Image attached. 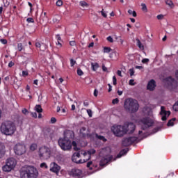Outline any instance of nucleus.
<instances>
[{"instance_id":"6ab92c4d","label":"nucleus","mask_w":178,"mask_h":178,"mask_svg":"<svg viewBox=\"0 0 178 178\" xmlns=\"http://www.w3.org/2000/svg\"><path fill=\"white\" fill-rule=\"evenodd\" d=\"M6 154V150L5 149V146L2 144H0V158H3Z\"/></svg>"},{"instance_id":"de8ad7c7","label":"nucleus","mask_w":178,"mask_h":178,"mask_svg":"<svg viewBox=\"0 0 178 178\" xmlns=\"http://www.w3.org/2000/svg\"><path fill=\"white\" fill-rule=\"evenodd\" d=\"M107 41H108V42H113V38H112V36H108L107 38Z\"/></svg>"},{"instance_id":"bb28decb","label":"nucleus","mask_w":178,"mask_h":178,"mask_svg":"<svg viewBox=\"0 0 178 178\" xmlns=\"http://www.w3.org/2000/svg\"><path fill=\"white\" fill-rule=\"evenodd\" d=\"M126 154H127V151L123 149L117 155V158H122V156H123V155H126Z\"/></svg>"},{"instance_id":"680f3d73","label":"nucleus","mask_w":178,"mask_h":178,"mask_svg":"<svg viewBox=\"0 0 178 178\" xmlns=\"http://www.w3.org/2000/svg\"><path fill=\"white\" fill-rule=\"evenodd\" d=\"M32 118H35V119H37V113H31Z\"/></svg>"},{"instance_id":"c85d7f7f","label":"nucleus","mask_w":178,"mask_h":178,"mask_svg":"<svg viewBox=\"0 0 178 178\" xmlns=\"http://www.w3.org/2000/svg\"><path fill=\"white\" fill-rule=\"evenodd\" d=\"M176 121V118H172L170 120L167 124V126H174L175 123L173 122Z\"/></svg>"},{"instance_id":"1a4fd4ad","label":"nucleus","mask_w":178,"mask_h":178,"mask_svg":"<svg viewBox=\"0 0 178 178\" xmlns=\"http://www.w3.org/2000/svg\"><path fill=\"white\" fill-rule=\"evenodd\" d=\"M134 143H138V138L135 136L124 138L122 140V145L124 147H129V145H131Z\"/></svg>"},{"instance_id":"6e6d98bb","label":"nucleus","mask_w":178,"mask_h":178,"mask_svg":"<svg viewBox=\"0 0 178 178\" xmlns=\"http://www.w3.org/2000/svg\"><path fill=\"white\" fill-rule=\"evenodd\" d=\"M0 41L2 44H7L8 43V40H6V39H1Z\"/></svg>"},{"instance_id":"79ce46f5","label":"nucleus","mask_w":178,"mask_h":178,"mask_svg":"<svg viewBox=\"0 0 178 178\" xmlns=\"http://www.w3.org/2000/svg\"><path fill=\"white\" fill-rule=\"evenodd\" d=\"M113 86H116V84H118L116 76H113Z\"/></svg>"},{"instance_id":"b1692460","label":"nucleus","mask_w":178,"mask_h":178,"mask_svg":"<svg viewBox=\"0 0 178 178\" xmlns=\"http://www.w3.org/2000/svg\"><path fill=\"white\" fill-rule=\"evenodd\" d=\"M38 147V145L36 143H32L30 145L29 149L33 152L35 151V149H37Z\"/></svg>"},{"instance_id":"cd10ccee","label":"nucleus","mask_w":178,"mask_h":178,"mask_svg":"<svg viewBox=\"0 0 178 178\" xmlns=\"http://www.w3.org/2000/svg\"><path fill=\"white\" fill-rule=\"evenodd\" d=\"M166 5H168V6H170V8H175V4L173 3V1H172L171 0H167L165 1Z\"/></svg>"},{"instance_id":"7ed1b4c3","label":"nucleus","mask_w":178,"mask_h":178,"mask_svg":"<svg viewBox=\"0 0 178 178\" xmlns=\"http://www.w3.org/2000/svg\"><path fill=\"white\" fill-rule=\"evenodd\" d=\"M0 130L5 136H13L16 131V125L12 121H6L1 124Z\"/></svg>"},{"instance_id":"4468645a","label":"nucleus","mask_w":178,"mask_h":178,"mask_svg":"<svg viewBox=\"0 0 178 178\" xmlns=\"http://www.w3.org/2000/svg\"><path fill=\"white\" fill-rule=\"evenodd\" d=\"M111 161H112V156L109 154L106 155L102 159L99 165L100 166H105V165H106V163H108V162H111Z\"/></svg>"},{"instance_id":"a19ab883","label":"nucleus","mask_w":178,"mask_h":178,"mask_svg":"<svg viewBox=\"0 0 178 178\" xmlns=\"http://www.w3.org/2000/svg\"><path fill=\"white\" fill-rule=\"evenodd\" d=\"M129 84V86H136V82H134V79H130Z\"/></svg>"},{"instance_id":"f03ea898","label":"nucleus","mask_w":178,"mask_h":178,"mask_svg":"<svg viewBox=\"0 0 178 178\" xmlns=\"http://www.w3.org/2000/svg\"><path fill=\"white\" fill-rule=\"evenodd\" d=\"M20 176L22 178H37L38 170L33 166L26 165L21 168Z\"/></svg>"},{"instance_id":"58836bf2","label":"nucleus","mask_w":178,"mask_h":178,"mask_svg":"<svg viewBox=\"0 0 178 178\" xmlns=\"http://www.w3.org/2000/svg\"><path fill=\"white\" fill-rule=\"evenodd\" d=\"M87 113H88L89 118H92V111H91V109H88Z\"/></svg>"},{"instance_id":"c03bdc74","label":"nucleus","mask_w":178,"mask_h":178,"mask_svg":"<svg viewBox=\"0 0 178 178\" xmlns=\"http://www.w3.org/2000/svg\"><path fill=\"white\" fill-rule=\"evenodd\" d=\"M156 17H157L158 20H162L163 19V17H165V16L161 14V15H157Z\"/></svg>"},{"instance_id":"2f4dec72","label":"nucleus","mask_w":178,"mask_h":178,"mask_svg":"<svg viewBox=\"0 0 178 178\" xmlns=\"http://www.w3.org/2000/svg\"><path fill=\"white\" fill-rule=\"evenodd\" d=\"M72 146L74 147V151H79V148L77 147V143H76V141L72 142Z\"/></svg>"},{"instance_id":"e2e57ef3","label":"nucleus","mask_w":178,"mask_h":178,"mask_svg":"<svg viewBox=\"0 0 178 178\" xmlns=\"http://www.w3.org/2000/svg\"><path fill=\"white\" fill-rule=\"evenodd\" d=\"M94 95H95V97H98V91L97 90H95Z\"/></svg>"},{"instance_id":"bf43d9fd","label":"nucleus","mask_w":178,"mask_h":178,"mask_svg":"<svg viewBox=\"0 0 178 178\" xmlns=\"http://www.w3.org/2000/svg\"><path fill=\"white\" fill-rule=\"evenodd\" d=\"M117 74L118 76H120V77H123V76L122 75V71L120 70H118Z\"/></svg>"},{"instance_id":"864d4df0","label":"nucleus","mask_w":178,"mask_h":178,"mask_svg":"<svg viewBox=\"0 0 178 178\" xmlns=\"http://www.w3.org/2000/svg\"><path fill=\"white\" fill-rule=\"evenodd\" d=\"M22 113H24V115H26L27 113H29V111H27V109L24 108L22 111Z\"/></svg>"},{"instance_id":"4d7b16f0","label":"nucleus","mask_w":178,"mask_h":178,"mask_svg":"<svg viewBox=\"0 0 178 178\" xmlns=\"http://www.w3.org/2000/svg\"><path fill=\"white\" fill-rule=\"evenodd\" d=\"M101 14L103 16V17H106V13H105V12H104V9H102V10L101 11Z\"/></svg>"},{"instance_id":"603ef678","label":"nucleus","mask_w":178,"mask_h":178,"mask_svg":"<svg viewBox=\"0 0 178 178\" xmlns=\"http://www.w3.org/2000/svg\"><path fill=\"white\" fill-rule=\"evenodd\" d=\"M81 154L83 155V159H87V156H86V154H88L87 152H81Z\"/></svg>"},{"instance_id":"f3484780","label":"nucleus","mask_w":178,"mask_h":178,"mask_svg":"<svg viewBox=\"0 0 178 178\" xmlns=\"http://www.w3.org/2000/svg\"><path fill=\"white\" fill-rule=\"evenodd\" d=\"M86 152L88 154H86V153L85 154V156H87V158L85 159L86 162H87L88 161H90V159H91V155H94V154H95V149H91Z\"/></svg>"},{"instance_id":"423d86ee","label":"nucleus","mask_w":178,"mask_h":178,"mask_svg":"<svg viewBox=\"0 0 178 178\" xmlns=\"http://www.w3.org/2000/svg\"><path fill=\"white\" fill-rule=\"evenodd\" d=\"M38 154L40 159L44 161L49 159L51 158V149L46 146H42L39 148Z\"/></svg>"},{"instance_id":"ddd939ff","label":"nucleus","mask_w":178,"mask_h":178,"mask_svg":"<svg viewBox=\"0 0 178 178\" xmlns=\"http://www.w3.org/2000/svg\"><path fill=\"white\" fill-rule=\"evenodd\" d=\"M160 115L162 116L161 117V120L165 121L166 120V116H170V111H166L165 110V106H162L161 107V112H160Z\"/></svg>"},{"instance_id":"412c9836","label":"nucleus","mask_w":178,"mask_h":178,"mask_svg":"<svg viewBox=\"0 0 178 178\" xmlns=\"http://www.w3.org/2000/svg\"><path fill=\"white\" fill-rule=\"evenodd\" d=\"M87 168H88L90 170H94V169L97 168V165H94V164H92V161H89L87 163Z\"/></svg>"},{"instance_id":"a18cd8bd","label":"nucleus","mask_w":178,"mask_h":178,"mask_svg":"<svg viewBox=\"0 0 178 178\" xmlns=\"http://www.w3.org/2000/svg\"><path fill=\"white\" fill-rule=\"evenodd\" d=\"M129 74H130L131 76H134V69L131 68V69L129 70Z\"/></svg>"},{"instance_id":"c9c22d12","label":"nucleus","mask_w":178,"mask_h":178,"mask_svg":"<svg viewBox=\"0 0 178 178\" xmlns=\"http://www.w3.org/2000/svg\"><path fill=\"white\" fill-rule=\"evenodd\" d=\"M86 127H82L81 129H80V133L81 134H82V136L84 137V136H86V133H84V131H86Z\"/></svg>"},{"instance_id":"473e14b6","label":"nucleus","mask_w":178,"mask_h":178,"mask_svg":"<svg viewBox=\"0 0 178 178\" xmlns=\"http://www.w3.org/2000/svg\"><path fill=\"white\" fill-rule=\"evenodd\" d=\"M111 51H112V49H111V47H104V52L106 54H109Z\"/></svg>"},{"instance_id":"c756f323","label":"nucleus","mask_w":178,"mask_h":178,"mask_svg":"<svg viewBox=\"0 0 178 178\" xmlns=\"http://www.w3.org/2000/svg\"><path fill=\"white\" fill-rule=\"evenodd\" d=\"M141 6H142V10L143 12H145V13L148 12V9L147 8V5H145V3H142Z\"/></svg>"},{"instance_id":"69168bd1","label":"nucleus","mask_w":178,"mask_h":178,"mask_svg":"<svg viewBox=\"0 0 178 178\" xmlns=\"http://www.w3.org/2000/svg\"><path fill=\"white\" fill-rule=\"evenodd\" d=\"M83 105H84V106H88V105H90V104L88 103V102H84Z\"/></svg>"},{"instance_id":"e433bc0d","label":"nucleus","mask_w":178,"mask_h":178,"mask_svg":"<svg viewBox=\"0 0 178 178\" xmlns=\"http://www.w3.org/2000/svg\"><path fill=\"white\" fill-rule=\"evenodd\" d=\"M57 6H62L63 5V1L62 0H58L56 3Z\"/></svg>"},{"instance_id":"09e8293b","label":"nucleus","mask_w":178,"mask_h":178,"mask_svg":"<svg viewBox=\"0 0 178 178\" xmlns=\"http://www.w3.org/2000/svg\"><path fill=\"white\" fill-rule=\"evenodd\" d=\"M23 77H26V76H29V72L27 71H22Z\"/></svg>"},{"instance_id":"338daca9","label":"nucleus","mask_w":178,"mask_h":178,"mask_svg":"<svg viewBox=\"0 0 178 178\" xmlns=\"http://www.w3.org/2000/svg\"><path fill=\"white\" fill-rule=\"evenodd\" d=\"M33 84H35V86H38V81L37 79L34 80Z\"/></svg>"},{"instance_id":"9d476101","label":"nucleus","mask_w":178,"mask_h":178,"mask_svg":"<svg viewBox=\"0 0 178 178\" xmlns=\"http://www.w3.org/2000/svg\"><path fill=\"white\" fill-rule=\"evenodd\" d=\"M69 175L70 176H72V177H74V178H81L83 177V170L79 168H73L69 172Z\"/></svg>"},{"instance_id":"f8f14e48","label":"nucleus","mask_w":178,"mask_h":178,"mask_svg":"<svg viewBox=\"0 0 178 178\" xmlns=\"http://www.w3.org/2000/svg\"><path fill=\"white\" fill-rule=\"evenodd\" d=\"M79 158H80V153L79 152L74 153L72 157V162H74L75 163H85V162H86V159H79Z\"/></svg>"},{"instance_id":"72a5a7b5","label":"nucleus","mask_w":178,"mask_h":178,"mask_svg":"<svg viewBox=\"0 0 178 178\" xmlns=\"http://www.w3.org/2000/svg\"><path fill=\"white\" fill-rule=\"evenodd\" d=\"M77 74H78V76H83V74H84V72H83V70H81V69L78 68L77 69Z\"/></svg>"},{"instance_id":"4c0bfd02","label":"nucleus","mask_w":178,"mask_h":178,"mask_svg":"<svg viewBox=\"0 0 178 178\" xmlns=\"http://www.w3.org/2000/svg\"><path fill=\"white\" fill-rule=\"evenodd\" d=\"M173 109L174 111H175L176 112H177L178 111V102H176L174 105H173Z\"/></svg>"},{"instance_id":"3c124183","label":"nucleus","mask_w":178,"mask_h":178,"mask_svg":"<svg viewBox=\"0 0 178 178\" xmlns=\"http://www.w3.org/2000/svg\"><path fill=\"white\" fill-rule=\"evenodd\" d=\"M70 45L71 47H76V42L75 41H70Z\"/></svg>"},{"instance_id":"9b49d317","label":"nucleus","mask_w":178,"mask_h":178,"mask_svg":"<svg viewBox=\"0 0 178 178\" xmlns=\"http://www.w3.org/2000/svg\"><path fill=\"white\" fill-rule=\"evenodd\" d=\"M16 155H23L26 152V147L21 144H17L14 148Z\"/></svg>"},{"instance_id":"7c9ffc66","label":"nucleus","mask_w":178,"mask_h":178,"mask_svg":"<svg viewBox=\"0 0 178 178\" xmlns=\"http://www.w3.org/2000/svg\"><path fill=\"white\" fill-rule=\"evenodd\" d=\"M17 49L18 51L20 52L22 51H23V44L22 43H18L17 44Z\"/></svg>"},{"instance_id":"393cba45","label":"nucleus","mask_w":178,"mask_h":178,"mask_svg":"<svg viewBox=\"0 0 178 178\" xmlns=\"http://www.w3.org/2000/svg\"><path fill=\"white\" fill-rule=\"evenodd\" d=\"M35 109L38 113H41V112H42V108H41V105L40 104L36 105Z\"/></svg>"},{"instance_id":"5fc2aeb1","label":"nucleus","mask_w":178,"mask_h":178,"mask_svg":"<svg viewBox=\"0 0 178 178\" xmlns=\"http://www.w3.org/2000/svg\"><path fill=\"white\" fill-rule=\"evenodd\" d=\"M102 70L103 72H108V68L105 66V65H102Z\"/></svg>"},{"instance_id":"052dcab7","label":"nucleus","mask_w":178,"mask_h":178,"mask_svg":"<svg viewBox=\"0 0 178 178\" xmlns=\"http://www.w3.org/2000/svg\"><path fill=\"white\" fill-rule=\"evenodd\" d=\"M51 123H56V118H51Z\"/></svg>"},{"instance_id":"aec40b11","label":"nucleus","mask_w":178,"mask_h":178,"mask_svg":"<svg viewBox=\"0 0 178 178\" xmlns=\"http://www.w3.org/2000/svg\"><path fill=\"white\" fill-rule=\"evenodd\" d=\"M44 47H41V43L40 42H35V47L36 48H39L40 51H45V49H47V46H45V44H42Z\"/></svg>"},{"instance_id":"39448f33","label":"nucleus","mask_w":178,"mask_h":178,"mask_svg":"<svg viewBox=\"0 0 178 178\" xmlns=\"http://www.w3.org/2000/svg\"><path fill=\"white\" fill-rule=\"evenodd\" d=\"M16 165H17V161L14 158L7 159L6 165L2 167V170L9 173V172H12L16 168Z\"/></svg>"},{"instance_id":"a878e982","label":"nucleus","mask_w":178,"mask_h":178,"mask_svg":"<svg viewBox=\"0 0 178 178\" xmlns=\"http://www.w3.org/2000/svg\"><path fill=\"white\" fill-rule=\"evenodd\" d=\"M80 6H82V8H88V3L86 2L85 1H81L79 2Z\"/></svg>"},{"instance_id":"5701e85b","label":"nucleus","mask_w":178,"mask_h":178,"mask_svg":"<svg viewBox=\"0 0 178 178\" xmlns=\"http://www.w3.org/2000/svg\"><path fill=\"white\" fill-rule=\"evenodd\" d=\"M91 66H92V70H93V72H96L97 69L99 67V65L97 63H92Z\"/></svg>"},{"instance_id":"0e129e2a","label":"nucleus","mask_w":178,"mask_h":178,"mask_svg":"<svg viewBox=\"0 0 178 178\" xmlns=\"http://www.w3.org/2000/svg\"><path fill=\"white\" fill-rule=\"evenodd\" d=\"M56 38H57L58 41H61L62 40V39L60 38V35H56Z\"/></svg>"},{"instance_id":"f704fd0d","label":"nucleus","mask_w":178,"mask_h":178,"mask_svg":"<svg viewBox=\"0 0 178 178\" xmlns=\"http://www.w3.org/2000/svg\"><path fill=\"white\" fill-rule=\"evenodd\" d=\"M40 168H42V169H48V165H47L46 163H42L40 164Z\"/></svg>"},{"instance_id":"13d9d810","label":"nucleus","mask_w":178,"mask_h":178,"mask_svg":"<svg viewBox=\"0 0 178 178\" xmlns=\"http://www.w3.org/2000/svg\"><path fill=\"white\" fill-rule=\"evenodd\" d=\"M13 66H15V63L11 61L8 63V67H12Z\"/></svg>"},{"instance_id":"f257e3e1","label":"nucleus","mask_w":178,"mask_h":178,"mask_svg":"<svg viewBox=\"0 0 178 178\" xmlns=\"http://www.w3.org/2000/svg\"><path fill=\"white\" fill-rule=\"evenodd\" d=\"M111 130L116 137H122V136H124L127 133H129V134L134 133L136 125L133 123L129 124L127 127L114 125L112 127Z\"/></svg>"},{"instance_id":"8fccbe9b","label":"nucleus","mask_w":178,"mask_h":178,"mask_svg":"<svg viewBox=\"0 0 178 178\" xmlns=\"http://www.w3.org/2000/svg\"><path fill=\"white\" fill-rule=\"evenodd\" d=\"M149 62V59L148 58H144L142 60V63H148Z\"/></svg>"},{"instance_id":"0eeeda50","label":"nucleus","mask_w":178,"mask_h":178,"mask_svg":"<svg viewBox=\"0 0 178 178\" xmlns=\"http://www.w3.org/2000/svg\"><path fill=\"white\" fill-rule=\"evenodd\" d=\"M58 145L63 151H70L72 149V141L70 140L60 138L58 140Z\"/></svg>"},{"instance_id":"dca6fc26","label":"nucleus","mask_w":178,"mask_h":178,"mask_svg":"<svg viewBox=\"0 0 178 178\" xmlns=\"http://www.w3.org/2000/svg\"><path fill=\"white\" fill-rule=\"evenodd\" d=\"M72 138H74V133L73 132V131H66L64 133V138H63V140H69L70 141Z\"/></svg>"},{"instance_id":"37998d69","label":"nucleus","mask_w":178,"mask_h":178,"mask_svg":"<svg viewBox=\"0 0 178 178\" xmlns=\"http://www.w3.org/2000/svg\"><path fill=\"white\" fill-rule=\"evenodd\" d=\"M70 65L72 66V67H73V66H74V65H76V60H74L73 58L70 59Z\"/></svg>"},{"instance_id":"a211bd4d","label":"nucleus","mask_w":178,"mask_h":178,"mask_svg":"<svg viewBox=\"0 0 178 178\" xmlns=\"http://www.w3.org/2000/svg\"><path fill=\"white\" fill-rule=\"evenodd\" d=\"M155 87V81L154 79H152L150 81H149L147 84V90H149V91H154Z\"/></svg>"},{"instance_id":"6e6552de","label":"nucleus","mask_w":178,"mask_h":178,"mask_svg":"<svg viewBox=\"0 0 178 178\" xmlns=\"http://www.w3.org/2000/svg\"><path fill=\"white\" fill-rule=\"evenodd\" d=\"M139 124L142 130H147V129H149V127L154 124V120L149 118H145L140 120Z\"/></svg>"},{"instance_id":"ea45409f","label":"nucleus","mask_w":178,"mask_h":178,"mask_svg":"<svg viewBox=\"0 0 178 178\" xmlns=\"http://www.w3.org/2000/svg\"><path fill=\"white\" fill-rule=\"evenodd\" d=\"M27 23H34V19L33 17H29L26 19Z\"/></svg>"},{"instance_id":"774afa93","label":"nucleus","mask_w":178,"mask_h":178,"mask_svg":"<svg viewBox=\"0 0 178 178\" xmlns=\"http://www.w3.org/2000/svg\"><path fill=\"white\" fill-rule=\"evenodd\" d=\"M175 77L178 79V70L175 72Z\"/></svg>"},{"instance_id":"4be33fe9","label":"nucleus","mask_w":178,"mask_h":178,"mask_svg":"<svg viewBox=\"0 0 178 178\" xmlns=\"http://www.w3.org/2000/svg\"><path fill=\"white\" fill-rule=\"evenodd\" d=\"M136 45L140 48L142 51L144 50V44L141 43V41H140V39L137 38L136 39Z\"/></svg>"},{"instance_id":"49530a36","label":"nucleus","mask_w":178,"mask_h":178,"mask_svg":"<svg viewBox=\"0 0 178 178\" xmlns=\"http://www.w3.org/2000/svg\"><path fill=\"white\" fill-rule=\"evenodd\" d=\"M112 104H119V99L115 98V99H113Z\"/></svg>"},{"instance_id":"2eb2a0df","label":"nucleus","mask_w":178,"mask_h":178,"mask_svg":"<svg viewBox=\"0 0 178 178\" xmlns=\"http://www.w3.org/2000/svg\"><path fill=\"white\" fill-rule=\"evenodd\" d=\"M59 170H60V167L58 164L56 163H51L50 164V172H53V173L58 175Z\"/></svg>"},{"instance_id":"20e7f679","label":"nucleus","mask_w":178,"mask_h":178,"mask_svg":"<svg viewBox=\"0 0 178 178\" xmlns=\"http://www.w3.org/2000/svg\"><path fill=\"white\" fill-rule=\"evenodd\" d=\"M138 102L133 98H128L125 99L124 103V108L127 112L134 113L138 111Z\"/></svg>"}]
</instances>
